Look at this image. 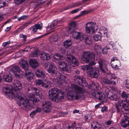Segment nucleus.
<instances>
[{"instance_id":"obj_5","label":"nucleus","mask_w":129,"mask_h":129,"mask_svg":"<svg viewBox=\"0 0 129 129\" xmlns=\"http://www.w3.org/2000/svg\"><path fill=\"white\" fill-rule=\"evenodd\" d=\"M108 79H104L103 82L105 84L108 85H116L118 82V78L113 74L111 73L108 74Z\"/></svg>"},{"instance_id":"obj_2","label":"nucleus","mask_w":129,"mask_h":129,"mask_svg":"<svg viewBox=\"0 0 129 129\" xmlns=\"http://www.w3.org/2000/svg\"><path fill=\"white\" fill-rule=\"evenodd\" d=\"M71 87L73 91L69 92L67 94V97L69 100H75L79 98V94H83L86 92L85 90L77 85L72 84Z\"/></svg>"},{"instance_id":"obj_7","label":"nucleus","mask_w":129,"mask_h":129,"mask_svg":"<svg viewBox=\"0 0 129 129\" xmlns=\"http://www.w3.org/2000/svg\"><path fill=\"white\" fill-rule=\"evenodd\" d=\"M99 64V68L102 73H107L108 69V67L109 64L106 60L101 59H99L98 61Z\"/></svg>"},{"instance_id":"obj_27","label":"nucleus","mask_w":129,"mask_h":129,"mask_svg":"<svg viewBox=\"0 0 129 129\" xmlns=\"http://www.w3.org/2000/svg\"><path fill=\"white\" fill-rule=\"evenodd\" d=\"M50 55L48 53L43 52L40 54V58L42 60H48L50 59Z\"/></svg>"},{"instance_id":"obj_8","label":"nucleus","mask_w":129,"mask_h":129,"mask_svg":"<svg viewBox=\"0 0 129 129\" xmlns=\"http://www.w3.org/2000/svg\"><path fill=\"white\" fill-rule=\"evenodd\" d=\"M74 79L76 83L84 87L87 86L88 84L85 78L82 76L76 75L74 76Z\"/></svg>"},{"instance_id":"obj_10","label":"nucleus","mask_w":129,"mask_h":129,"mask_svg":"<svg viewBox=\"0 0 129 129\" xmlns=\"http://www.w3.org/2000/svg\"><path fill=\"white\" fill-rule=\"evenodd\" d=\"M88 74L91 77L96 79L98 78L100 75L98 70L92 66L90 70H88Z\"/></svg>"},{"instance_id":"obj_15","label":"nucleus","mask_w":129,"mask_h":129,"mask_svg":"<svg viewBox=\"0 0 129 129\" xmlns=\"http://www.w3.org/2000/svg\"><path fill=\"white\" fill-rule=\"evenodd\" d=\"M59 67L60 69L63 71L68 73H71V70L70 67L68 66L67 63L65 62H60L59 64Z\"/></svg>"},{"instance_id":"obj_35","label":"nucleus","mask_w":129,"mask_h":129,"mask_svg":"<svg viewBox=\"0 0 129 129\" xmlns=\"http://www.w3.org/2000/svg\"><path fill=\"white\" fill-rule=\"evenodd\" d=\"M34 93L36 96H39L41 99L42 98L43 95L42 92L40 91L37 88L35 87L34 88Z\"/></svg>"},{"instance_id":"obj_31","label":"nucleus","mask_w":129,"mask_h":129,"mask_svg":"<svg viewBox=\"0 0 129 129\" xmlns=\"http://www.w3.org/2000/svg\"><path fill=\"white\" fill-rule=\"evenodd\" d=\"M122 112L124 113L127 114L129 112V105L128 104L124 103L122 104Z\"/></svg>"},{"instance_id":"obj_39","label":"nucleus","mask_w":129,"mask_h":129,"mask_svg":"<svg viewBox=\"0 0 129 129\" xmlns=\"http://www.w3.org/2000/svg\"><path fill=\"white\" fill-rule=\"evenodd\" d=\"M109 45L111 46H112L111 45V43H110L109 44H108L107 46L105 47L102 51L103 53L104 54H106L108 52V49H110Z\"/></svg>"},{"instance_id":"obj_17","label":"nucleus","mask_w":129,"mask_h":129,"mask_svg":"<svg viewBox=\"0 0 129 129\" xmlns=\"http://www.w3.org/2000/svg\"><path fill=\"white\" fill-rule=\"evenodd\" d=\"M51 105V102L48 101H45L43 102L42 106L43 110L46 112H48L50 111V108Z\"/></svg>"},{"instance_id":"obj_23","label":"nucleus","mask_w":129,"mask_h":129,"mask_svg":"<svg viewBox=\"0 0 129 129\" xmlns=\"http://www.w3.org/2000/svg\"><path fill=\"white\" fill-rule=\"evenodd\" d=\"M57 68L56 67L52 64H51L49 66V68L47 70L48 72L52 75H55L57 72H56Z\"/></svg>"},{"instance_id":"obj_21","label":"nucleus","mask_w":129,"mask_h":129,"mask_svg":"<svg viewBox=\"0 0 129 129\" xmlns=\"http://www.w3.org/2000/svg\"><path fill=\"white\" fill-rule=\"evenodd\" d=\"M42 26L43 25L42 23L40 24H36L35 25L32 26L29 28L28 30H32V32L34 33L36 32L38 29L40 30L41 29Z\"/></svg>"},{"instance_id":"obj_25","label":"nucleus","mask_w":129,"mask_h":129,"mask_svg":"<svg viewBox=\"0 0 129 129\" xmlns=\"http://www.w3.org/2000/svg\"><path fill=\"white\" fill-rule=\"evenodd\" d=\"M35 74L37 77L41 78H44L46 77V75L44 72L41 70H37Z\"/></svg>"},{"instance_id":"obj_29","label":"nucleus","mask_w":129,"mask_h":129,"mask_svg":"<svg viewBox=\"0 0 129 129\" xmlns=\"http://www.w3.org/2000/svg\"><path fill=\"white\" fill-rule=\"evenodd\" d=\"M81 5V4L80 2H76L73 3L71 5H68L64 8V9L65 10H67L72 8L76 7Z\"/></svg>"},{"instance_id":"obj_20","label":"nucleus","mask_w":129,"mask_h":129,"mask_svg":"<svg viewBox=\"0 0 129 129\" xmlns=\"http://www.w3.org/2000/svg\"><path fill=\"white\" fill-rule=\"evenodd\" d=\"M72 37L74 38L77 39L82 40L83 39V36L82 33L80 32H78L77 31H72Z\"/></svg>"},{"instance_id":"obj_26","label":"nucleus","mask_w":129,"mask_h":129,"mask_svg":"<svg viewBox=\"0 0 129 129\" xmlns=\"http://www.w3.org/2000/svg\"><path fill=\"white\" fill-rule=\"evenodd\" d=\"M29 63L30 66L34 68H36L38 66V62L36 59H30Z\"/></svg>"},{"instance_id":"obj_49","label":"nucleus","mask_w":129,"mask_h":129,"mask_svg":"<svg viewBox=\"0 0 129 129\" xmlns=\"http://www.w3.org/2000/svg\"><path fill=\"white\" fill-rule=\"evenodd\" d=\"M40 101V100L38 98H33V102L34 104H36L37 103H38Z\"/></svg>"},{"instance_id":"obj_41","label":"nucleus","mask_w":129,"mask_h":129,"mask_svg":"<svg viewBox=\"0 0 129 129\" xmlns=\"http://www.w3.org/2000/svg\"><path fill=\"white\" fill-rule=\"evenodd\" d=\"M85 43L88 45H90L92 44L91 40L90 37H86L85 39Z\"/></svg>"},{"instance_id":"obj_30","label":"nucleus","mask_w":129,"mask_h":129,"mask_svg":"<svg viewBox=\"0 0 129 129\" xmlns=\"http://www.w3.org/2000/svg\"><path fill=\"white\" fill-rule=\"evenodd\" d=\"M92 90L94 91L99 90L100 89L98 84L95 82H93L90 85Z\"/></svg>"},{"instance_id":"obj_37","label":"nucleus","mask_w":129,"mask_h":129,"mask_svg":"<svg viewBox=\"0 0 129 129\" xmlns=\"http://www.w3.org/2000/svg\"><path fill=\"white\" fill-rule=\"evenodd\" d=\"M63 56L62 55L59 54H56L55 55L53 59L54 61H57L60 60L62 59Z\"/></svg>"},{"instance_id":"obj_50","label":"nucleus","mask_w":129,"mask_h":129,"mask_svg":"<svg viewBox=\"0 0 129 129\" xmlns=\"http://www.w3.org/2000/svg\"><path fill=\"white\" fill-rule=\"evenodd\" d=\"M104 29H105L104 32L103 33V34L102 35H103V36L104 37H108L107 35L108 34L107 29L105 28H104Z\"/></svg>"},{"instance_id":"obj_19","label":"nucleus","mask_w":129,"mask_h":129,"mask_svg":"<svg viewBox=\"0 0 129 129\" xmlns=\"http://www.w3.org/2000/svg\"><path fill=\"white\" fill-rule=\"evenodd\" d=\"M63 22V21L62 20H59V22L57 20L53 21L51 25L49 26L48 27L47 29V31H49V30L52 29L54 28L57 24H61Z\"/></svg>"},{"instance_id":"obj_58","label":"nucleus","mask_w":129,"mask_h":129,"mask_svg":"<svg viewBox=\"0 0 129 129\" xmlns=\"http://www.w3.org/2000/svg\"><path fill=\"white\" fill-rule=\"evenodd\" d=\"M10 42V41H8L7 42L3 43L2 44V45L4 47H5L7 45L9 44Z\"/></svg>"},{"instance_id":"obj_32","label":"nucleus","mask_w":129,"mask_h":129,"mask_svg":"<svg viewBox=\"0 0 129 129\" xmlns=\"http://www.w3.org/2000/svg\"><path fill=\"white\" fill-rule=\"evenodd\" d=\"M20 64L21 67L24 69L25 71L28 69L29 65L27 62L24 60H22L20 62Z\"/></svg>"},{"instance_id":"obj_3","label":"nucleus","mask_w":129,"mask_h":129,"mask_svg":"<svg viewBox=\"0 0 129 129\" xmlns=\"http://www.w3.org/2000/svg\"><path fill=\"white\" fill-rule=\"evenodd\" d=\"M50 91V93L49 94V98L52 101L58 102L63 98L64 93L61 90L57 87L52 88Z\"/></svg>"},{"instance_id":"obj_9","label":"nucleus","mask_w":129,"mask_h":129,"mask_svg":"<svg viewBox=\"0 0 129 129\" xmlns=\"http://www.w3.org/2000/svg\"><path fill=\"white\" fill-rule=\"evenodd\" d=\"M87 93L89 95H91L92 93L96 98L100 100H102L103 101H105L106 100L105 95L104 93L102 92H98L95 93V92H93L92 93L89 91L87 92Z\"/></svg>"},{"instance_id":"obj_55","label":"nucleus","mask_w":129,"mask_h":129,"mask_svg":"<svg viewBox=\"0 0 129 129\" xmlns=\"http://www.w3.org/2000/svg\"><path fill=\"white\" fill-rule=\"evenodd\" d=\"M127 96V94L124 91H123L121 94V96L123 98H125Z\"/></svg>"},{"instance_id":"obj_38","label":"nucleus","mask_w":129,"mask_h":129,"mask_svg":"<svg viewBox=\"0 0 129 129\" xmlns=\"http://www.w3.org/2000/svg\"><path fill=\"white\" fill-rule=\"evenodd\" d=\"M71 44L72 42L71 40H66L63 43V45L66 48L69 47Z\"/></svg>"},{"instance_id":"obj_46","label":"nucleus","mask_w":129,"mask_h":129,"mask_svg":"<svg viewBox=\"0 0 129 129\" xmlns=\"http://www.w3.org/2000/svg\"><path fill=\"white\" fill-rule=\"evenodd\" d=\"M26 0H15V2L17 4H21Z\"/></svg>"},{"instance_id":"obj_13","label":"nucleus","mask_w":129,"mask_h":129,"mask_svg":"<svg viewBox=\"0 0 129 129\" xmlns=\"http://www.w3.org/2000/svg\"><path fill=\"white\" fill-rule=\"evenodd\" d=\"M11 71L14 74L15 77L16 78L19 79L22 78V75L19 73L20 69L19 67L16 66H13L11 68Z\"/></svg>"},{"instance_id":"obj_57","label":"nucleus","mask_w":129,"mask_h":129,"mask_svg":"<svg viewBox=\"0 0 129 129\" xmlns=\"http://www.w3.org/2000/svg\"><path fill=\"white\" fill-rule=\"evenodd\" d=\"M94 60V59H93V60H91V61H89V62L87 63H89V65H88V66H91L95 64V62L93 61Z\"/></svg>"},{"instance_id":"obj_18","label":"nucleus","mask_w":129,"mask_h":129,"mask_svg":"<svg viewBox=\"0 0 129 129\" xmlns=\"http://www.w3.org/2000/svg\"><path fill=\"white\" fill-rule=\"evenodd\" d=\"M123 101L120 100L118 101L115 104V109L117 113H120L122 112V105Z\"/></svg>"},{"instance_id":"obj_64","label":"nucleus","mask_w":129,"mask_h":129,"mask_svg":"<svg viewBox=\"0 0 129 129\" xmlns=\"http://www.w3.org/2000/svg\"><path fill=\"white\" fill-rule=\"evenodd\" d=\"M10 21V19H8L6 21H5L2 25V26H4L5 24H7V23H9Z\"/></svg>"},{"instance_id":"obj_12","label":"nucleus","mask_w":129,"mask_h":129,"mask_svg":"<svg viewBox=\"0 0 129 129\" xmlns=\"http://www.w3.org/2000/svg\"><path fill=\"white\" fill-rule=\"evenodd\" d=\"M56 76L58 77L59 79V80H57L55 81V83L57 85H60L62 83V81L64 80L66 78V75L63 73H61L58 71L56 73Z\"/></svg>"},{"instance_id":"obj_4","label":"nucleus","mask_w":129,"mask_h":129,"mask_svg":"<svg viewBox=\"0 0 129 129\" xmlns=\"http://www.w3.org/2000/svg\"><path fill=\"white\" fill-rule=\"evenodd\" d=\"M96 24V23L92 22H87L85 27L86 32L90 34H94L98 28V26Z\"/></svg>"},{"instance_id":"obj_16","label":"nucleus","mask_w":129,"mask_h":129,"mask_svg":"<svg viewBox=\"0 0 129 129\" xmlns=\"http://www.w3.org/2000/svg\"><path fill=\"white\" fill-rule=\"evenodd\" d=\"M120 124L124 128H126L129 126V117L124 115L121 119Z\"/></svg>"},{"instance_id":"obj_53","label":"nucleus","mask_w":129,"mask_h":129,"mask_svg":"<svg viewBox=\"0 0 129 129\" xmlns=\"http://www.w3.org/2000/svg\"><path fill=\"white\" fill-rule=\"evenodd\" d=\"M79 8L77 9L74 10L71 12V13L72 14H74L77 13L80 10Z\"/></svg>"},{"instance_id":"obj_40","label":"nucleus","mask_w":129,"mask_h":129,"mask_svg":"<svg viewBox=\"0 0 129 129\" xmlns=\"http://www.w3.org/2000/svg\"><path fill=\"white\" fill-rule=\"evenodd\" d=\"M91 66L88 65H84L82 67V69L83 71H86V72L88 74V70H90Z\"/></svg>"},{"instance_id":"obj_34","label":"nucleus","mask_w":129,"mask_h":129,"mask_svg":"<svg viewBox=\"0 0 129 129\" xmlns=\"http://www.w3.org/2000/svg\"><path fill=\"white\" fill-rule=\"evenodd\" d=\"M3 80L6 82H10L12 80L13 78L11 76L5 74L3 75Z\"/></svg>"},{"instance_id":"obj_11","label":"nucleus","mask_w":129,"mask_h":129,"mask_svg":"<svg viewBox=\"0 0 129 129\" xmlns=\"http://www.w3.org/2000/svg\"><path fill=\"white\" fill-rule=\"evenodd\" d=\"M2 92L5 94L8 95L10 98L14 99L16 98L15 93L13 92V91L8 87H4L2 89Z\"/></svg>"},{"instance_id":"obj_43","label":"nucleus","mask_w":129,"mask_h":129,"mask_svg":"<svg viewBox=\"0 0 129 129\" xmlns=\"http://www.w3.org/2000/svg\"><path fill=\"white\" fill-rule=\"evenodd\" d=\"M102 36L98 35H95L93 36L94 39L96 41L100 40L101 39Z\"/></svg>"},{"instance_id":"obj_6","label":"nucleus","mask_w":129,"mask_h":129,"mask_svg":"<svg viewBox=\"0 0 129 129\" xmlns=\"http://www.w3.org/2000/svg\"><path fill=\"white\" fill-rule=\"evenodd\" d=\"M95 56L94 53L89 51H84L81 57L82 60L86 63L89 62L91 60L94 59Z\"/></svg>"},{"instance_id":"obj_28","label":"nucleus","mask_w":129,"mask_h":129,"mask_svg":"<svg viewBox=\"0 0 129 129\" xmlns=\"http://www.w3.org/2000/svg\"><path fill=\"white\" fill-rule=\"evenodd\" d=\"M76 22H72L70 23V26L68 28V32L69 34H71L73 30H75V28L76 26Z\"/></svg>"},{"instance_id":"obj_48","label":"nucleus","mask_w":129,"mask_h":129,"mask_svg":"<svg viewBox=\"0 0 129 129\" xmlns=\"http://www.w3.org/2000/svg\"><path fill=\"white\" fill-rule=\"evenodd\" d=\"M35 82V83L38 85H42V84L43 83L42 80H37Z\"/></svg>"},{"instance_id":"obj_33","label":"nucleus","mask_w":129,"mask_h":129,"mask_svg":"<svg viewBox=\"0 0 129 129\" xmlns=\"http://www.w3.org/2000/svg\"><path fill=\"white\" fill-rule=\"evenodd\" d=\"M31 23V21H28L27 22L24 24L23 25L18 28L16 30V31L17 33L21 32L24 29Z\"/></svg>"},{"instance_id":"obj_24","label":"nucleus","mask_w":129,"mask_h":129,"mask_svg":"<svg viewBox=\"0 0 129 129\" xmlns=\"http://www.w3.org/2000/svg\"><path fill=\"white\" fill-rule=\"evenodd\" d=\"M111 100L117 101L118 100L120 97L119 94H115L111 92L107 96Z\"/></svg>"},{"instance_id":"obj_63","label":"nucleus","mask_w":129,"mask_h":129,"mask_svg":"<svg viewBox=\"0 0 129 129\" xmlns=\"http://www.w3.org/2000/svg\"><path fill=\"white\" fill-rule=\"evenodd\" d=\"M112 123V121L111 120H108L105 123L107 125H110Z\"/></svg>"},{"instance_id":"obj_47","label":"nucleus","mask_w":129,"mask_h":129,"mask_svg":"<svg viewBox=\"0 0 129 129\" xmlns=\"http://www.w3.org/2000/svg\"><path fill=\"white\" fill-rule=\"evenodd\" d=\"M88 12H87L86 11H81V12L80 14L78 16H77V18L80 16L82 15H84L88 13Z\"/></svg>"},{"instance_id":"obj_60","label":"nucleus","mask_w":129,"mask_h":129,"mask_svg":"<svg viewBox=\"0 0 129 129\" xmlns=\"http://www.w3.org/2000/svg\"><path fill=\"white\" fill-rule=\"evenodd\" d=\"M94 48L95 49L99 50L101 49L100 46L99 45H96L94 47Z\"/></svg>"},{"instance_id":"obj_1","label":"nucleus","mask_w":129,"mask_h":129,"mask_svg":"<svg viewBox=\"0 0 129 129\" xmlns=\"http://www.w3.org/2000/svg\"><path fill=\"white\" fill-rule=\"evenodd\" d=\"M22 88V84L20 81L15 80L12 86L13 90L15 92L16 98L19 99L20 101V105L19 106H22L25 110H27L29 107L30 103L29 101L26 99V97L22 96V95L19 92Z\"/></svg>"},{"instance_id":"obj_52","label":"nucleus","mask_w":129,"mask_h":129,"mask_svg":"<svg viewBox=\"0 0 129 129\" xmlns=\"http://www.w3.org/2000/svg\"><path fill=\"white\" fill-rule=\"evenodd\" d=\"M108 110V108L106 106H104L102 107L101 109V111L103 112H107Z\"/></svg>"},{"instance_id":"obj_62","label":"nucleus","mask_w":129,"mask_h":129,"mask_svg":"<svg viewBox=\"0 0 129 129\" xmlns=\"http://www.w3.org/2000/svg\"><path fill=\"white\" fill-rule=\"evenodd\" d=\"M125 87L126 89H129V82L126 81L125 84Z\"/></svg>"},{"instance_id":"obj_56","label":"nucleus","mask_w":129,"mask_h":129,"mask_svg":"<svg viewBox=\"0 0 129 129\" xmlns=\"http://www.w3.org/2000/svg\"><path fill=\"white\" fill-rule=\"evenodd\" d=\"M117 63H119V62H118V61L117 62L116 61L114 62H110L111 64V66H112V67L114 68V66H113V65L114 66L115 65H116V64H117Z\"/></svg>"},{"instance_id":"obj_61","label":"nucleus","mask_w":129,"mask_h":129,"mask_svg":"<svg viewBox=\"0 0 129 129\" xmlns=\"http://www.w3.org/2000/svg\"><path fill=\"white\" fill-rule=\"evenodd\" d=\"M125 100L127 103H129V94H127V96L125 98Z\"/></svg>"},{"instance_id":"obj_51","label":"nucleus","mask_w":129,"mask_h":129,"mask_svg":"<svg viewBox=\"0 0 129 129\" xmlns=\"http://www.w3.org/2000/svg\"><path fill=\"white\" fill-rule=\"evenodd\" d=\"M20 38H24L23 40L24 41H26V39L27 37L25 35H24L23 34H22L20 35Z\"/></svg>"},{"instance_id":"obj_45","label":"nucleus","mask_w":129,"mask_h":129,"mask_svg":"<svg viewBox=\"0 0 129 129\" xmlns=\"http://www.w3.org/2000/svg\"><path fill=\"white\" fill-rule=\"evenodd\" d=\"M39 55V51L37 50H36L31 55L32 57H36Z\"/></svg>"},{"instance_id":"obj_44","label":"nucleus","mask_w":129,"mask_h":129,"mask_svg":"<svg viewBox=\"0 0 129 129\" xmlns=\"http://www.w3.org/2000/svg\"><path fill=\"white\" fill-rule=\"evenodd\" d=\"M104 91L107 96L109 95L112 92L110 91V89H109V88L107 87H105Z\"/></svg>"},{"instance_id":"obj_59","label":"nucleus","mask_w":129,"mask_h":129,"mask_svg":"<svg viewBox=\"0 0 129 129\" xmlns=\"http://www.w3.org/2000/svg\"><path fill=\"white\" fill-rule=\"evenodd\" d=\"M41 109L39 108V107H37L36 108V109L34 110V111L36 112V113H37L40 112H41Z\"/></svg>"},{"instance_id":"obj_42","label":"nucleus","mask_w":129,"mask_h":129,"mask_svg":"<svg viewBox=\"0 0 129 129\" xmlns=\"http://www.w3.org/2000/svg\"><path fill=\"white\" fill-rule=\"evenodd\" d=\"M5 0H0V8H3L7 6Z\"/></svg>"},{"instance_id":"obj_36","label":"nucleus","mask_w":129,"mask_h":129,"mask_svg":"<svg viewBox=\"0 0 129 129\" xmlns=\"http://www.w3.org/2000/svg\"><path fill=\"white\" fill-rule=\"evenodd\" d=\"M51 85V82L50 81L45 80L43 82L42 84L43 87L47 88L50 87Z\"/></svg>"},{"instance_id":"obj_22","label":"nucleus","mask_w":129,"mask_h":129,"mask_svg":"<svg viewBox=\"0 0 129 129\" xmlns=\"http://www.w3.org/2000/svg\"><path fill=\"white\" fill-rule=\"evenodd\" d=\"M24 76L25 78L29 80L33 79L34 77V74L29 70H26Z\"/></svg>"},{"instance_id":"obj_14","label":"nucleus","mask_w":129,"mask_h":129,"mask_svg":"<svg viewBox=\"0 0 129 129\" xmlns=\"http://www.w3.org/2000/svg\"><path fill=\"white\" fill-rule=\"evenodd\" d=\"M66 60L70 63H72L74 65V67H75L78 65V60L73 55H68L66 58Z\"/></svg>"},{"instance_id":"obj_54","label":"nucleus","mask_w":129,"mask_h":129,"mask_svg":"<svg viewBox=\"0 0 129 129\" xmlns=\"http://www.w3.org/2000/svg\"><path fill=\"white\" fill-rule=\"evenodd\" d=\"M36 113V112L34 111L32 112H31L30 113V116L31 118H33V117L35 115Z\"/></svg>"}]
</instances>
